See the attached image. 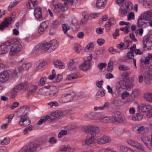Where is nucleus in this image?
<instances>
[{
  "label": "nucleus",
  "mask_w": 152,
  "mask_h": 152,
  "mask_svg": "<svg viewBox=\"0 0 152 152\" xmlns=\"http://www.w3.org/2000/svg\"><path fill=\"white\" fill-rule=\"evenodd\" d=\"M30 108L28 106H24L20 107L17 112V114L20 119L19 123L21 126H26L29 125L31 121L28 115Z\"/></svg>",
  "instance_id": "1"
},
{
  "label": "nucleus",
  "mask_w": 152,
  "mask_h": 152,
  "mask_svg": "<svg viewBox=\"0 0 152 152\" xmlns=\"http://www.w3.org/2000/svg\"><path fill=\"white\" fill-rule=\"evenodd\" d=\"M131 72L128 71L122 73L121 75V79L120 82L117 83L116 84V89L119 92L122 91L123 89H128L132 87L133 85V81H131V84H129L127 83L126 81L128 80L129 76L131 74Z\"/></svg>",
  "instance_id": "2"
},
{
  "label": "nucleus",
  "mask_w": 152,
  "mask_h": 152,
  "mask_svg": "<svg viewBox=\"0 0 152 152\" xmlns=\"http://www.w3.org/2000/svg\"><path fill=\"white\" fill-rule=\"evenodd\" d=\"M58 43L56 40L53 39L49 42L44 43L41 45H38L35 47L34 49L39 50L45 49L48 52H52L58 46Z\"/></svg>",
  "instance_id": "3"
},
{
  "label": "nucleus",
  "mask_w": 152,
  "mask_h": 152,
  "mask_svg": "<svg viewBox=\"0 0 152 152\" xmlns=\"http://www.w3.org/2000/svg\"><path fill=\"white\" fill-rule=\"evenodd\" d=\"M37 86L36 85L28 86L27 82H25L17 85L14 89L15 93H18L21 90H26L28 89V92L31 94L35 91L37 88Z\"/></svg>",
  "instance_id": "4"
},
{
  "label": "nucleus",
  "mask_w": 152,
  "mask_h": 152,
  "mask_svg": "<svg viewBox=\"0 0 152 152\" xmlns=\"http://www.w3.org/2000/svg\"><path fill=\"white\" fill-rule=\"evenodd\" d=\"M44 144V142H40L34 143L31 142L26 146L23 147L19 152H36L40 146Z\"/></svg>",
  "instance_id": "5"
},
{
  "label": "nucleus",
  "mask_w": 152,
  "mask_h": 152,
  "mask_svg": "<svg viewBox=\"0 0 152 152\" xmlns=\"http://www.w3.org/2000/svg\"><path fill=\"white\" fill-rule=\"evenodd\" d=\"M82 129L83 131L88 133V135L93 136L94 137L99 132V129L98 127L91 126H84L82 127Z\"/></svg>",
  "instance_id": "6"
},
{
  "label": "nucleus",
  "mask_w": 152,
  "mask_h": 152,
  "mask_svg": "<svg viewBox=\"0 0 152 152\" xmlns=\"http://www.w3.org/2000/svg\"><path fill=\"white\" fill-rule=\"evenodd\" d=\"M9 51V55L12 56L20 52L22 49V45L18 42H15L14 41V43L12 44Z\"/></svg>",
  "instance_id": "7"
},
{
  "label": "nucleus",
  "mask_w": 152,
  "mask_h": 152,
  "mask_svg": "<svg viewBox=\"0 0 152 152\" xmlns=\"http://www.w3.org/2000/svg\"><path fill=\"white\" fill-rule=\"evenodd\" d=\"M112 117L114 121L118 124H123L126 122V119L124 115L118 111H115L113 113Z\"/></svg>",
  "instance_id": "8"
},
{
  "label": "nucleus",
  "mask_w": 152,
  "mask_h": 152,
  "mask_svg": "<svg viewBox=\"0 0 152 152\" xmlns=\"http://www.w3.org/2000/svg\"><path fill=\"white\" fill-rule=\"evenodd\" d=\"M75 96L73 92L70 94H65L62 95L59 98V103L63 104L70 102Z\"/></svg>",
  "instance_id": "9"
},
{
  "label": "nucleus",
  "mask_w": 152,
  "mask_h": 152,
  "mask_svg": "<svg viewBox=\"0 0 152 152\" xmlns=\"http://www.w3.org/2000/svg\"><path fill=\"white\" fill-rule=\"evenodd\" d=\"M14 42V39L8 40L0 45V54H5L8 51L9 47L12 45Z\"/></svg>",
  "instance_id": "10"
},
{
  "label": "nucleus",
  "mask_w": 152,
  "mask_h": 152,
  "mask_svg": "<svg viewBox=\"0 0 152 152\" xmlns=\"http://www.w3.org/2000/svg\"><path fill=\"white\" fill-rule=\"evenodd\" d=\"M143 48L145 50L152 49V35L147 36L143 40Z\"/></svg>",
  "instance_id": "11"
},
{
  "label": "nucleus",
  "mask_w": 152,
  "mask_h": 152,
  "mask_svg": "<svg viewBox=\"0 0 152 152\" xmlns=\"http://www.w3.org/2000/svg\"><path fill=\"white\" fill-rule=\"evenodd\" d=\"M12 75L11 72L8 70H6L0 74V81L4 83L11 79Z\"/></svg>",
  "instance_id": "12"
},
{
  "label": "nucleus",
  "mask_w": 152,
  "mask_h": 152,
  "mask_svg": "<svg viewBox=\"0 0 152 152\" xmlns=\"http://www.w3.org/2000/svg\"><path fill=\"white\" fill-rule=\"evenodd\" d=\"M95 137L93 136L88 135L85 140H83L81 144L83 146H92L95 143Z\"/></svg>",
  "instance_id": "13"
},
{
  "label": "nucleus",
  "mask_w": 152,
  "mask_h": 152,
  "mask_svg": "<svg viewBox=\"0 0 152 152\" xmlns=\"http://www.w3.org/2000/svg\"><path fill=\"white\" fill-rule=\"evenodd\" d=\"M46 87L48 90V96L50 98L55 97L57 96L58 90L56 87L49 86H46Z\"/></svg>",
  "instance_id": "14"
},
{
  "label": "nucleus",
  "mask_w": 152,
  "mask_h": 152,
  "mask_svg": "<svg viewBox=\"0 0 152 152\" xmlns=\"http://www.w3.org/2000/svg\"><path fill=\"white\" fill-rule=\"evenodd\" d=\"M32 66L30 62H27L23 64L22 66V69L20 67H17L15 69V73L18 75L22 71V70H27L31 68Z\"/></svg>",
  "instance_id": "15"
},
{
  "label": "nucleus",
  "mask_w": 152,
  "mask_h": 152,
  "mask_svg": "<svg viewBox=\"0 0 152 152\" xmlns=\"http://www.w3.org/2000/svg\"><path fill=\"white\" fill-rule=\"evenodd\" d=\"M64 114L63 112L60 110H58L54 112H52L49 115L52 121H53L57 118H60L63 116Z\"/></svg>",
  "instance_id": "16"
},
{
  "label": "nucleus",
  "mask_w": 152,
  "mask_h": 152,
  "mask_svg": "<svg viewBox=\"0 0 152 152\" xmlns=\"http://www.w3.org/2000/svg\"><path fill=\"white\" fill-rule=\"evenodd\" d=\"M49 24V21H45L42 22L38 28V32L40 34H42L47 29Z\"/></svg>",
  "instance_id": "17"
},
{
  "label": "nucleus",
  "mask_w": 152,
  "mask_h": 152,
  "mask_svg": "<svg viewBox=\"0 0 152 152\" xmlns=\"http://www.w3.org/2000/svg\"><path fill=\"white\" fill-rule=\"evenodd\" d=\"M12 18L11 17H8L5 18L4 21L0 24V29L2 31L11 23Z\"/></svg>",
  "instance_id": "18"
},
{
  "label": "nucleus",
  "mask_w": 152,
  "mask_h": 152,
  "mask_svg": "<svg viewBox=\"0 0 152 152\" xmlns=\"http://www.w3.org/2000/svg\"><path fill=\"white\" fill-rule=\"evenodd\" d=\"M127 143L132 146L136 148L139 149H142V145L137 141L131 139L126 140Z\"/></svg>",
  "instance_id": "19"
},
{
  "label": "nucleus",
  "mask_w": 152,
  "mask_h": 152,
  "mask_svg": "<svg viewBox=\"0 0 152 152\" xmlns=\"http://www.w3.org/2000/svg\"><path fill=\"white\" fill-rule=\"evenodd\" d=\"M142 141L145 145L148 148H150V146H152L151 143V140L148 136L145 135H142L141 137Z\"/></svg>",
  "instance_id": "20"
},
{
  "label": "nucleus",
  "mask_w": 152,
  "mask_h": 152,
  "mask_svg": "<svg viewBox=\"0 0 152 152\" xmlns=\"http://www.w3.org/2000/svg\"><path fill=\"white\" fill-rule=\"evenodd\" d=\"M132 129L137 133H141L145 130V128L143 126H141L138 124H133L132 126Z\"/></svg>",
  "instance_id": "21"
},
{
  "label": "nucleus",
  "mask_w": 152,
  "mask_h": 152,
  "mask_svg": "<svg viewBox=\"0 0 152 152\" xmlns=\"http://www.w3.org/2000/svg\"><path fill=\"white\" fill-rule=\"evenodd\" d=\"M131 4V2L129 1H126L125 4H123L120 7V10L121 13L122 14H125L127 13L126 9L129 8V6Z\"/></svg>",
  "instance_id": "22"
},
{
  "label": "nucleus",
  "mask_w": 152,
  "mask_h": 152,
  "mask_svg": "<svg viewBox=\"0 0 152 152\" xmlns=\"http://www.w3.org/2000/svg\"><path fill=\"white\" fill-rule=\"evenodd\" d=\"M34 15L35 17L39 21L42 20L41 9L40 7H37L34 10Z\"/></svg>",
  "instance_id": "23"
},
{
  "label": "nucleus",
  "mask_w": 152,
  "mask_h": 152,
  "mask_svg": "<svg viewBox=\"0 0 152 152\" xmlns=\"http://www.w3.org/2000/svg\"><path fill=\"white\" fill-rule=\"evenodd\" d=\"M116 23L115 19L113 18H110L106 22L105 24V28L108 31L110 29V27L114 25Z\"/></svg>",
  "instance_id": "24"
},
{
  "label": "nucleus",
  "mask_w": 152,
  "mask_h": 152,
  "mask_svg": "<svg viewBox=\"0 0 152 152\" xmlns=\"http://www.w3.org/2000/svg\"><path fill=\"white\" fill-rule=\"evenodd\" d=\"M116 23L115 19L113 18H110L106 22L105 24V28L108 31L110 29V27L114 25Z\"/></svg>",
  "instance_id": "25"
},
{
  "label": "nucleus",
  "mask_w": 152,
  "mask_h": 152,
  "mask_svg": "<svg viewBox=\"0 0 152 152\" xmlns=\"http://www.w3.org/2000/svg\"><path fill=\"white\" fill-rule=\"evenodd\" d=\"M116 23L115 19L113 18H110L106 22L105 24V28L108 31L110 29V27L114 25Z\"/></svg>",
  "instance_id": "26"
},
{
  "label": "nucleus",
  "mask_w": 152,
  "mask_h": 152,
  "mask_svg": "<svg viewBox=\"0 0 152 152\" xmlns=\"http://www.w3.org/2000/svg\"><path fill=\"white\" fill-rule=\"evenodd\" d=\"M110 141V138L107 136H104L98 139L97 142L99 144H103Z\"/></svg>",
  "instance_id": "27"
},
{
  "label": "nucleus",
  "mask_w": 152,
  "mask_h": 152,
  "mask_svg": "<svg viewBox=\"0 0 152 152\" xmlns=\"http://www.w3.org/2000/svg\"><path fill=\"white\" fill-rule=\"evenodd\" d=\"M38 4L37 0H30L27 4V8L29 9H34Z\"/></svg>",
  "instance_id": "28"
},
{
  "label": "nucleus",
  "mask_w": 152,
  "mask_h": 152,
  "mask_svg": "<svg viewBox=\"0 0 152 152\" xmlns=\"http://www.w3.org/2000/svg\"><path fill=\"white\" fill-rule=\"evenodd\" d=\"M67 66L70 71L75 70L76 67V63L75 60L74 59L70 60L67 64Z\"/></svg>",
  "instance_id": "29"
},
{
  "label": "nucleus",
  "mask_w": 152,
  "mask_h": 152,
  "mask_svg": "<svg viewBox=\"0 0 152 152\" xmlns=\"http://www.w3.org/2000/svg\"><path fill=\"white\" fill-rule=\"evenodd\" d=\"M91 65L89 62L85 61L81 65L79 66V68L80 70L86 71L89 69Z\"/></svg>",
  "instance_id": "30"
},
{
  "label": "nucleus",
  "mask_w": 152,
  "mask_h": 152,
  "mask_svg": "<svg viewBox=\"0 0 152 152\" xmlns=\"http://www.w3.org/2000/svg\"><path fill=\"white\" fill-rule=\"evenodd\" d=\"M119 148L121 152H135L132 149L126 145H121Z\"/></svg>",
  "instance_id": "31"
},
{
  "label": "nucleus",
  "mask_w": 152,
  "mask_h": 152,
  "mask_svg": "<svg viewBox=\"0 0 152 152\" xmlns=\"http://www.w3.org/2000/svg\"><path fill=\"white\" fill-rule=\"evenodd\" d=\"M147 21L141 15L140 16L137 20V26L138 27H141L143 26L146 23Z\"/></svg>",
  "instance_id": "32"
},
{
  "label": "nucleus",
  "mask_w": 152,
  "mask_h": 152,
  "mask_svg": "<svg viewBox=\"0 0 152 152\" xmlns=\"http://www.w3.org/2000/svg\"><path fill=\"white\" fill-rule=\"evenodd\" d=\"M152 107V106L150 105H146L142 104L139 107L140 109L141 110V111L143 112L148 111L149 110L151 109Z\"/></svg>",
  "instance_id": "33"
},
{
  "label": "nucleus",
  "mask_w": 152,
  "mask_h": 152,
  "mask_svg": "<svg viewBox=\"0 0 152 152\" xmlns=\"http://www.w3.org/2000/svg\"><path fill=\"white\" fill-rule=\"evenodd\" d=\"M141 15L148 21L152 18V12L150 11H147L142 13Z\"/></svg>",
  "instance_id": "34"
},
{
  "label": "nucleus",
  "mask_w": 152,
  "mask_h": 152,
  "mask_svg": "<svg viewBox=\"0 0 152 152\" xmlns=\"http://www.w3.org/2000/svg\"><path fill=\"white\" fill-rule=\"evenodd\" d=\"M106 3V0H97L96 3V7L99 8H104Z\"/></svg>",
  "instance_id": "35"
},
{
  "label": "nucleus",
  "mask_w": 152,
  "mask_h": 152,
  "mask_svg": "<svg viewBox=\"0 0 152 152\" xmlns=\"http://www.w3.org/2000/svg\"><path fill=\"white\" fill-rule=\"evenodd\" d=\"M75 150V149L74 148L65 146L60 148L57 152H73Z\"/></svg>",
  "instance_id": "36"
},
{
  "label": "nucleus",
  "mask_w": 152,
  "mask_h": 152,
  "mask_svg": "<svg viewBox=\"0 0 152 152\" xmlns=\"http://www.w3.org/2000/svg\"><path fill=\"white\" fill-rule=\"evenodd\" d=\"M49 116H50L49 115H47L41 118L38 122V124L39 125H41L43 123L47 121L49 122L52 121L50 118L49 117Z\"/></svg>",
  "instance_id": "37"
},
{
  "label": "nucleus",
  "mask_w": 152,
  "mask_h": 152,
  "mask_svg": "<svg viewBox=\"0 0 152 152\" xmlns=\"http://www.w3.org/2000/svg\"><path fill=\"white\" fill-rule=\"evenodd\" d=\"M55 66L59 69H63L65 67L64 64L60 60H57L54 62Z\"/></svg>",
  "instance_id": "38"
},
{
  "label": "nucleus",
  "mask_w": 152,
  "mask_h": 152,
  "mask_svg": "<svg viewBox=\"0 0 152 152\" xmlns=\"http://www.w3.org/2000/svg\"><path fill=\"white\" fill-rule=\"evenodd\" d=\"M48 90L46 86L42 88L38 91V94L41 95H48Z\"/></svg>",
  "instance_id": "39"
},
{
  "label": "nucleus",
  "mask_w": 152,
  "mask_h": 152,
  "mask_svg": "<svg viewBox=\"0 0 152 152\" xmlns=\"http://www.w3.org/2000/svg\"><path fill=\"white\" fill-rule=\"evenodd\" d=\"M83 18L81 19L80 24H84L87 22L88 20V15L86 12H84L82 13Z\"/></svg>",
  "instance_id": "40"
},
{
  "label": "nucleus",
  "mask_w": 152,
  "mask_h": 152,
  "mask_svg": "<svg viewBox=\"0 0 152 152\" xmlns=\"http://www.w3.org/2000/svg\"><path fill=\"white\" fill-rule=\"evenodd\" d=\"M144 97L147 101L152 102V93L147 92L144 94Z\"/></svg>",
  "instance_id": "41"
},
{
  "label": "nucleus",
  "mask_w": 152,
  "mask_h": 152,
  "mask_svg": "<svg viewBox=\"0 0 152 152\" xmlns=\"http://www.w3.org/2000/svg\"><path fill=\"white\" fill-rule=\"evenodd\" d=\"M104 90L103 88L100 89L96 94V97L97 99L102 97L104 95Z\"/></svg>",
  "instance_id": "42"
},
{
  "label": "nucleus",
  "mask_w": 152,
  "mask_h": 152,
  "mask_svg": "<svg viewBox=\"0 0 152 152\" xmlns=\"http://www.w3.org/2000/svg\"><path fill=\"white\" fill-rule=\"evenodd\" d=\"M99 119L100 121L102 122L107 123L110 121V117L104 116L102 113L101 114V117Z\"/></svg>",
  "instance_id": "43"
},
{
  "label": "nucleus",
  "mask_w": 152,
  "mask_h": 152,
  "mask_svg": "<svg viewBox=\"0 0 152 152\" xmlns=\"http://www.w3.org/2000/svg\"><path fill=\"white\" fill-rule=\"evenodd\" d=\"M48 105L50 107V108L58 107L59 105L58 102L56 101L50 102L48 103Z\"/></svg>",
  "instance_id": "44"
},
{
  "label": "nucleus",
  "mask_w": 152,
  "mask_h": 152,
  "mask_svg": "<svg viewBox=\"0 0 152 152\" xmlns=\"http://www.w3.org/2000/svg\"><path fill=\"white\" fill-rule=\"evenodd\" d=\"M21 0H15L13 2H11L8 7V10L10 11L11 9L15 5L18 4Z\"/></svg>",
  "instance_id": "45"
},
{
  "label": "nucleus",
  "mask_w": 152,
  "mask_h": 152,
  "mask_svg": "<svg viewBox=\"0 0 152 152\" xmlns=\"http://www.w3.org/2000/svg\"><path fill=\"white\" fill-rule=\"evenodd\" d=\"M143 117L141 114L138 113L134 116H133L132 117V120L134 121H139L142 119Z\"/></svg>",
  "instance_id": "46"
},
{
  "label": "nucleus",
  "mask_w": 152,
  "mask_h": 152,
  "mask_svg": "<svg viewBox=\"0 0 152 152\" xmlns=\"http://www.w3.org/2000/svg\"><path fill=\"white\" fill-rule=\"evenodd\" d=\"M149 73H147L145 76L144 81L145 84L147 85H149L151 83V79L150 78Z\"/></svg>",
  "instance_id": "47"
},
{
  "label": "nucleus",
  "mask_w": 152,
  "mask_h": 152,
  "mask_svg": "<svg viewBox=\"0 0 152 152\" xmlns=\"http://www.w3.org/2000/svg\"><path fill=\"white\" fill-rule=\"evenodd\" d=\"M102 113L97 112H92V119H100L101 118Z\"/></svg>",
  "instance_id": "48"
},
{
  "label": "nucleus",
  "mask_w": 152,
  "mask_h": 152,
  "mask_svg": "<svg viewBox=\"0 0 152 152\" xmlns=\"http://www.w3.org/2000/svg\"><path fill=\"white\" fill-rule=\"evenodd\" d=\"M62 27L64 33L66 34L67 31L69 30L70 27L67 23L63 24L62 25Z\"/></svg>",
  "instance_id": "49"
},
{
  "label": "nucleus",
  "mask_w": 152,
  "mask_h": 152,
  "mask_svg": "<svg viewBox=\"0 0 152 152\" xmlns=\"http://www.w3.org/2000/svg\"><path fill=\"white\" fill-rule=\"evenodd\" d=\"M119 69L121 71H127L130 69V67L125 65L121 64L119 66Z\"/></svg>",
  "instance_id": "50"
},
{
  "label": "nucleus",
  "mask_w": 152,
  "mask_h": 152,
  "mask_svg": "<svg viewBox=\"0 0 152 152\" xmlns=\"http://www.w3.org/2000/svg\"><path fill=\"white\" fill-rule=\"evenodd\" d=\"M67 77V79L69 80H72L77 78V75L76 74L72 73L68 75Z\"/></svg>",
  "instance_id": "51"
},
{
  "label": "nucleus",
  "mask_w": 152,
  "mask_h": 152,
  "mask_svg": "<svg viewBox=\"0 0 152 152\" xmlns=\"http://www.w3.org/2000/svg\"><path fill=\"white\" fill-rule=\"evenodd\" d=\"M47 79V77L46 76H44L42 77L40 79L39 82V85L40 86H44L45 84V82Z\"/></svg>",
  "instance_id": "52"
},
{
  "label": "nucleus",
  "mask_w": 152,
  "mask_h": 152,
  "mask_svg": "<svg viewBox=\"0 0 152 152\" xmlns=\"http://www.w3.org/2000/svg\"><path fill=\"white\" fill-rule=\"evenodd\" d=\"M45 62L44 61H42L39 63H37V66L35 68L36 70H38L41 69L44 66Z\"/></svg>",
  "instance_id": "53"
},
{
  "label": "nucleus",
  "mask_w": 152,
  "mask_h": 152,
  "mask_svg": "<svg viewBox=\"0 0 152 152\" xmlns=\"http://www.w3.org/2000/svg\"><path fill=\"white\" fill-rule=\"evenodd\" d=\"M60 23L57 20H53L51 26L54 28L57 29L58 27L60 26Z\"/></svg>",
  "instance_id": "54"
},
{
  "label": "nucleus",
  "mask_w": 152,
  "mask_h": 152,
  "mask_svg": "<svg viewBox=\"0 0 152 152\" xmlns=\"http://www.w3.org/2000/svg\"><path fill=\"white\" fill-rule=\"evenodd\" d=\"M93 46L94 45L93 42H90L85 47V50L86 51L89 50H92L93 48Z\"/></svg>",
  "instance_id": "55"
},
{
  "label": "nucleus",
  "mask_w": 152,
  "mask_h": 152,
  "mask_svg": "<svg viewBox=\"0 0 152 152\" xmlns=\"http://www.w3.org/2000/svg\"><path fill=\"white\" fill-rule=\"evenodd\" d=\"M33 126L32 125H30V126L26 127L23 130V133L24 134H26L28 133V132L32 130L33 129Z\"/></svg>",
  "instance_id": "56"
},
{
  "label": "nucleus",
  "mask_w": 152,
  "mask_h": 152,
  "mask_svg": "<svg viewBox=\"0 0 152 152\" xmlns=\"http://www.w3.org/2000/svg\"><path fill=\"white\" fill-rule=\"evenodd\" d=\"M130 25H128L124 27L121 28L120 30L122 31H124L125 33L127 34L129 32V29L130 27Z\"/></svg>",
  "instance_id": "57"
},
{
  "label": "nucleus",
  "mask_w": 152,
  "mask_h": 152,
  "mask_svg": "<svg viewBox=\"0 0 152 152\" xmlns=\"http://www.w3.org/2000/svg\"><path fill=\"white\" fill-rule=\"evenodd\" d=\"M10 141V139L9 137L4 138L1 142V144L2 145H7Z\"/></svg>",
  "instance_id": "58"
},
{
  "label": "nucleus",
  "mask_w": 152,
  "mask_h": 152,
  "mask_svg": "<svg viewBox=\"0 0 152 152\" xmlns=\"http://www.w3.org/2000/svg\"><path fill=\"white\" fill-rule=\"evenodd\" d=\"M63 79V77L61 74L58 75L56 77V79L55 82L58 83L61 81Z\"/></svg>",
  "instance_id": "59"
},
{
  "label": "nucleus",
  "mask_w": 152,
  "mask_h": 152,
  "mask_svg": "<svg viewBox=\"0 0 152 152\" xmlns=\"http://www.w3.org/2000/svg\"><path fill=\"white\" fill-rule=\"evenodd\" d=\"M67 133V131L65 130H62L59 133L58 137L59 138L62 137L63 136L66 135Z\"/></svg>",
  "instance_id": "60"
},
{
  "label": "nucleus",
  "mask_w": 152,
  "mask_h": 152,
  "mask_svg": "<svg viewBox=\"0 0 152 152\" xmlns=\"http://www.w3.org/2000/svg\"><path fill=\"white\" fill-rule=\"evenodd\" d=\"M143 32V30L142 28H141L140 29H137L135 31V33L137 35V34H139V35L140 36H142Z\"/></svg>",
  "instance_id": "61"
},
{
  "label": "nucleus",
  "mask_w": 152,
  "mask_h": 152,
  "mask_svg": "<svg viewBox=\"0 0 152 152\" xmlns=\"http://www.w3.org/2000/svg\"><path fill=\"white\" fill-rule=\"evenodd\" d=\"M48 142L50 144H53L56 143L57 142V141L54 137H52L49 139Z\"/></svg>",
  "instance_id": "62"
},
{
  "label": "nucleus",
  "mask_w": 152,
  "mask_h": 152,
  "mask_svg": "<svg viewBox=\"0 0 152 152\" xmlns=\"http://www.w3.org/2000/svg\"><path fill=\"white\" fill-rule=\"evenodd\" d=\"M107 65V64L106 63H101L99 64L98 65V67L99 69L100 70L102 69L103 68H105L106 66Z\"/></svg>",
  "instance_id": "63"
},
{
  "label": "nucleus",
  "mask_w": 152,
  "mask_h": 152,
  "mask_svg": "<svg viewBox=\"0 0 152 152\" xmlns=\"http://www.w3.org/2000/svg\"><path fill=\"white\" fill-rule=\"evenodd\" d=\"M98 152H116L108 148L102 149L99 150Z\"/></svg>",
  "instance_id": "64"
}]
</instances>
